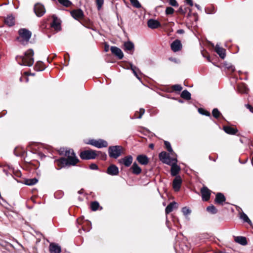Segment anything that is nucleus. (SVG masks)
Wrapping results in <instances>:
<instances>
[{
    "instance_id": "nucleus-18",
    "label": "nucleus",
    "mask_w": 253,
    "mask_h": 253,
    "mask_svg": "<svg viewBox=\"0 0 253 253\" xmlns=\"http://www.w3.org/2000/svg\"><path fill=\"white\" fill-rule=\"evenodd\" d=\"M124 46L125 51L130 54H132L134 50V44L132 42L130 41L125 42L124 44Z\"/></svg>"
},
{
    "instance_id": "nucleus-35",
    "label": "nucleus",
    "mask_w": 253,
    "mask_h": 253,
    "mask_svg": "<svg viewBox=\"0 0 253 253\" xmlns=\"http://www.w3.org/2000/svg\"><path fill=\"white\" fill-rule=\"evenodd\" d=\"M38 182V179L36 178L29 179L26 180L25 181V184L28 185H33L37 183Z\"/></svg>"
},
{
    "instance_id": "nucleus-52",
    "label": "nucleus",
    "mask_w": 253,
    "mask_h": 253,
    "mask_svg": "<svg viewBox=\"0 0 253 253\" xmlns=\"http://www.w3.org/2000/svg\"><path fill=\"white\" fill-rule=\"evenodd\" d=\"M177 33L179 34H182L184 33V31L182 29L178 30Z\"/></svg>"
},
{
    "instance_id": "nucleus-29",
    "label": "nucleus",
    "mask_w": 253,
    "mask_h": 253,
    "mask_svg": "<svg viewBox=\"0 0 253 253\" xmlns=\"http://www.w3.org/2000/svg\"><path fill=\"white\" fill-rule=\"evenodd\" d=\"M176 203L175 202H171L169 204L165 210L166 214H168L171 212L173 209L176 208Z\"/></svg>"
},
{
    "instance_id": "nucleus-25",
    "label": "nucleus",
    "mask_w": 253,
    "mask_h": 253,
    "mask_svg": "<svg viewBox=\"0 0 253 253\" xmlns=\"http://www.w3.org/2000/svg\"><path fill=\"white\" fill-rule=\"evenodd\" d=\"M4 22L7 26H12L15 24L14 17L12 15H8L5 18Z\"/></svg>"
},
{
    "instance_id": "nucleus-2",
    "label": "nucleus",
    "mask_w": 253,
    "mask_h": 253,
    "mask_svg": "<svg viewBox=\"0 0 253 253\" xmlns=\"http://www.w3.org/2000/svg\"><path fill=\"white\" fill-rule=\"evenodd\" d=\"M101 155L103 159H106L107 155L100 151H96L92 150H87L82 152L80 156L83 160L94 159L97 155Z\"/></svg>"
},
{
    "instance_id": "nucleus-37",
    "label": "nucleus",
    "mask_w": 253,
    "mask_h": 253,
    "mask_svg": "<svg viewBox=\"0 0 253 253\" xmlns=\"http://www.w3.org/2000/svg\"><path fill=\"white\" fill-rule=\"evenodd\" d=\"M59 2L66 7H69L72 4V2L69 0H58Z\"/></svg>"
},
{
    "instance_id": "nucleus-4",
    "label": "nucleus",
    "mask_w": 253,
    "mask_h": 253,
    "mask_svg": "<svg viewBox=\"0 0 253 253\" xmlns=\"http://www.w3.org/2000/svg\"><path fill=\"white\" fill-rule=\"evenodd\" d=\"M124 152V148L120 145L112 146L108 148V154L110 158L117 159Z\"/></svg>"
},
{
    "instance_id": "nucleus-32",
    "label": "nucleus",
    "mask_w": 253,
    "mask_h": 253,
    "mask_svg": "<svg viewBox=\"0 0 253 253\" xmlns=\"http://www.w3.org/2000/svg\"><path fill=\"white\" fill-rule=\"evenodd\" d=\"M181 97L186 100H190L191 93L187 90H184L181 93Z\"/></svg>"
},
{
    "instance_id": "nucleus-31",
    "label": "nucleus",
    "mask_w": 253,
    "mask_h": 253,
    "mask_svg": "<svg viewBox=\"0 0 253 253\" xmlns=\"http://www.w3.org/2000/svg\"><path fill=\"white\" fill-rule=\"evenodd\" d=\"M238 90L242 93H246L248 92V88L245 84L242 83L238 85Z\"/></svg>"
},
{
    "instance_id": "nucleus-53",
    "label": "nucleus",
    "mask_w": 253,
    "mask_h": 253,
    "mask_svg": "<svg viewBox=\"0 0 253 253\" xmlns=\"http://www.w3.org/2000/svg\"><path fill=\"white\" fill-rule=\"evenodd\" d=\"M178 11H179V12L182 13H184V11H183V9H182V7H180V8H179Z\"/></svg>"
},
{
    "instance_id": "nucleus-26",
    "label": "nucleus",
    "mask_w": 253,
    "mask_h": 253,
    "mask_svg": "<svg viewBox=\"0 0 253 253\" xmlns=\"http://www.w3.org/2000/svg\"><path fill=\"white\" fill-rule=\"evenodd\" d=\"M235 241L241 245L245 246L248 244L247 239L243 236H237L235 237Z\"/></svg>"
},
{
    "instance_id": "nucleus-3",
    "label": "nucleus",
    "mask_w": 253,
    "mask_h": 253,
    "mask_svg": "<svg viewBox=\"0 0 253 253\" xmlns=\"http://www.w3.org/2000/svg\"><path fill=\"white\" fill-rule=\"evenodd\" d=\"M19 37L17 38L18 41L23 45L26 44L32 35L31 32L26 29H21L18 31Z\"/></svg>"
},
{
    "instance_id": "nucleus-12",
    "label": "nucleus",
    "mask_w": 253,
    "mask_h": 253,
    "mask_svg": "<svg viewBox=\"0 0 253 253\" xmlns=\"http://www.w3.org/2000/svg\"><path fill=\"white\" fill-rule=\"evenodd\" d=\"M70 13L72 17L77 20H79L84 17V12L81 9L73 10Z\"/></svg>"
},
{
    "instance_id": "nucleus-9",
    "label": "nucleus",
    "mask_w": 253,
    "mask_h": 253,
    "mask_svg": "<svg viewBox=\"0 0 253 253\" xmlns=\"http://www.w3.org/2000/svg\"><path fill=\"white\" fill-rule=\"evenodd\" d=\"M55 163H56L58 166V168H56L57 170H59L65 166L71 165L70 161L65 158H61L60 159L56 160L55 161Z\"/></svg>"
},
{
    "instance_id": "nucleus-43",
    "label": "nucleus",
    "mask_w": 253,
    "mask_h": 253,
    "mask_svg": "<svg viewBox=\"0 0 253 253\" xmlns=\"http://www.w3.org/2000/svg\"><path fill=\"white\" fill-rule=\"evenodd\" d=\"M198 112H199V113L207 116H210L211 115V114L209 112L202 108H199L198 109Z\"/></svg>"
},
{
    "instance_id": "nucleus-38",
    "label": "nucleus",
    "mask_w": 253,
    "mask_h": 253,
    "mask_svg": "<svg viewBox=\"0 0 253 253\" xmlns=\"http://www.w3.org/2000/svg\"><path fill=\"white\" fill-rule=\"evenodd\" d=\"M90 206L91 209L93 211H96V210H98L99 207V204L98 202L94 201L91 203Z\"/></svg>"
},
{
    "instance_id": "nucleus-44",
    "label": "nucleus",
    "mask_w": 253,
    "mask_h": 253,
    "mask_svg": "<svg viewBox=\"0 0 253 253\" xmlns=\"http://www.w3.org/2000/svg\"><path fill=\"white\" fill-rule=\"evenodd\" d=\"M97 9L99 10L104 4V0H95Z\"/></svg>"
},
{
    "instance_id": "nucleus-55",
    "label": "nucleus",
    "mask_w": 253,
    "mask_h": 253,
    "mask_svg": "<svg viewBox=\"0 0 253 253\" xmlns=\"http://www.w3.org/2000/svg\"><path fill=\"white\" fill-rule=\"evenodd\" d=\"M154 144H150L149 145V147L153 149L154 148Z\"/></svg>"
},
{
    "instance_id": "nucleus-23",
    "label": "nucleus",
    "mask_w": 253,
    "mask_h": 253,
    "mask_svg": "<svg viewBox=\"0 0 253 253\" xmlns=\"http://www.w3.org/2000/svg\"><path fill=\"white\" fill-rule=\"evenodd\" d=\"M225 197L221 193H217L216 195L215 202L216 203L223 205V202L225 201Z\"/></svg>"
},
{
    "instance_id": "nucleus-51",
    "label": "nucleus",
    "mask_w": 253,
    "mask_h": 253,
    "mask_svg": "<svg viewBox=\"0 0 253 253\" xmlns=\"http://www.w3.org/2000/svg\"><path fill=\"white\" fill-rule=\"evenodd\" d=\"M187 3H188L190 6H193V1L192 0H185Z\"/></svg>"
},
{
    "instance_id": "nucleus-20",
    "label": "nucleus",
    "mask_w": 253,
    "mask_h": 253,
    "mask_svg": "<svg viewBox=\"0 0 253 253\" xmlns=\"http://www.w3.org/2000/svg\"><path fill=\"white\" fill-rule=\"evenodd\" d=\"M49 249L50 253H60L61 251L60 246L55 243H51Z\"/></svg>"
},
{
    "instance_id": "nucleus-54",
    "label": "nucleus",
    "mask_w": 253,
    "mask_h": 253,
    "mask_svg": "<svg viewBox=\"0 0 253 253\" xmlns=\"http://www.w3.org/2000/svg\"><path fill=\"white\" fill-rule=\"evenodd\" d=\"M109 50V46L108 45H106L105 47V51L106 52L108 51Z\"/></svg>"
},
{
    "instance_id": "nucleus-48",
    "label": "nucleus",
    "mask_w": 253,
    "mask_h": 253,
    "mask_svg": "<svg viewBox=\"0 0 253 253\" xmlns=\"http://www.w3.org/2000/svg\"><path fill=\"white\" fill-rule=\"evenodd\" d=\"M169 2L172 6L177 7L178 6V4L176 0H169Z\"/></svg>"
},
{
    "instance_id": "nucleus-14",
    "label": "nucleus",
    "mask_w": 253,
    "mask_h": 253,
    "mask_svg": "<svg viewBox=\"0 0 253 253\" xmlns=\"http://www.w3.org/2000/svg\"><path fill=\"white\" fill-rule=\"evenodd\" d=\"M111 52L115 55L119 59H122L124 57V54L121 49L117 46H113L110 48Z\"/></svg>"
},
{
    "instance_id": "nucleus-5",
    "label": "nucleus",
    "mask_w": 253,
    "mask_h": 253,
    "mask_svg": "<svg viewBox=\"0 0 253 253\" xmlns=\"http://www.w3.org/2000/svg\"><path fill=\"white\" fill-rule=\"evenodd\" d=\"M61 152L67 157V159L70 161L71 166H75L79 161L78 158L76 156L73 150L68 148H63Z\"/></svg>"
},
{
    "instance_id": "nucleus-57",
    "label": "nucleus",
    "mask_w": 253,
    "mask_h": 253,
    "mask_svg": "<svg viewBox=\"0 0 253 253\" xmlns=\"http://www.w3.org/2000/svg\"><path fill=\"white\" fill-rule=\"evenodd\" d=\"M251 163H252V165L253 166V158H252V159L251 160Z\"/></svg>"
},
{
    "instance_id": "nucleus-50",
    "label": "nucleus",
    "mask_w": 253,
    "mask_h": 253,
    "mask_svg": "<svg viewBox=\"0 0 253 253\" xmlns=\"http://www.w3.org/2000/svg\"><path fill=\"white\" fill-rule=\"evenodd\" d=\"M245 106L247 109H249L251 112L253 113V106H252L251 105H250L249 104H246Z\"/></svg>"
},
{
    "instance_id": "nucleus-7",
    "label": "nucleus",
    "mask_w": 253,
    "mask_h": 253,
    "mask_svg": "<svg viewBox=\"0 0 253 253\" xmlns=\"http://www.w3.org/2000/svg\"><path fill=\"white\" fill-rule=\"evenodd\" d=\"M34 10L36 15L38 17L42 16L45 13L44 5L40 3H37L35 5Z\"/></svg>"
},
{
    "instance_id": "nucleus-58",
    "label": "nucleus",
    "mask_w": 253,
    "mask_h": 253,
    "mask_svg": "<svg viewBox=\"0 0 253 253\" xmlns=\"http://www.w3.org/2000/svg\"><path fill=\"white\" fill-rule=\"evenodd\" d=\"M218 253H225L223 252L220 251V252H218Z\"/></svg>"
},
{
    "instance_id": "nucleus-40",
    "label": "nucleus",
    "mask_w": 253,
    "mask_h": 253,
    "mask_svg": "<svg viewBox=\"0 0 253 253\" xmlns=\"http://www.w3.org/2000/svg\"><path fill=\"white\" fill-rule=\"evenodd\" d=\"M130 69L131 70H132L133 73L134 74V75H135V76L139 80H140V78L139 77H138L137 73H136V70L137 69V68H136V67H135V66L133 65V64H130Z\"/></svg>"
},
{
    "instance_id": "nucleus-1",
    "label": "nucleus",
    "mask_w": 253,
    "mask_h": 253,
    "mask_svg": "<svg viewBox=\"0 0 253 253\" xmlns=\"http://www.w3.org/2000/svg\"><path fill=\"white\" fill-rule=\"evenodd\" d=\"M34 51L32 49H29L25 52L23 56H17L16 57V60L19 64L22 66H31L34 63Z\"/></svg>"
},
{
    "instance_id": "nucleus-46",
    "label": "nucleus",
    "mask_w": 253,
    "mask_h": 253,
    "mask_svg": "<svg viewBox=\"0 0 253 253\" xmlns=\"http://www.w3.org/2000/svg\"><path fill=\"white\" fill-rule=\"evenodd\" d=\"M172 88L176 91H180L182 89V87L180 84H174L172 86Z\"/></svg>"
},
{
    "instance_id": "nucleus-17",
    "label": "nucleus",
    "mask_w": 253,
    "mask_h": 253,
    "mask_svg": "<svg viewBox=\"0 0 253 253\" xmlns=\"http://www.w3.org/2000/svg\"><path fill=\"white\" fill-rule=\"evenodd\" d=\"M119 172L118 168L114 165H111L107 169V173L111 175H117Z\"/></svg>"
},
{
    "instance_id": "nucleus-39",
    "label": "nucleus",
    "mask_w": 253,
    "mask_h": 253,
    "mask_svg": "<svg viewBox=\"0 0 253 253\" xmlns=\"http://www.w3.org/2000/svg\"><path fill=\"white\" fill-rule=\"evenodd\" d=\"M131 4L136 8H140L141 7V5L138 1V0H129Z\"/></svg>"
},
{
    "instance_id": "nucleus-8",
    "label": "nucleus",
    "mask_w": 253,
    "mask_h": 253,
    "mask_svg": "<svg viewBox=\"0 0 253 253\" xmlns=\"http://www.w3.org/2000/svg\"><path fill=\"white\" fill-rule=\"evenodd\" d=\"M159 158L164 163L168 165L172 164V160L174 158H170L169 155L166 152H162L159 154Z\"/></svg>"
},
{
    "instance_id": "nucleus-36",
    "label": "nucleus",
    "mask_w": 253,
    "mask_h": 253,
    "mask_svg": "<svg viewBox=\"0 0 253 253\" xmlns=\"http://www.w3.org/2000/svg\"><path fill=\"white\" fill-rule=\"evenodd\" d=\"M207 211L212 214H215L217 212V210L213 205L208 207L207 208Z\"/></svg>"
},
{
    "instance_id": "nucleus-34",
    "label": "nucleus",
    "mask_w": 253,
    "mask_h": 253,
    "mask_svg": "<svg viewBox=\"0 0 253 253\" xmlns=\"http://www.w3.org/2000/svg\"><path fill=\"white\" fill-rule=\"evenodd\" d=\"M181 211H182L183 215L186 217H187V216L188 215H189L191 212V210L189 208H187V207H184L182 208Z\"/></svg>"
},
{
    "instance_id": "nucleus-22",
    "label": "nucleus",
    "mask_w": 253,
    "mask_h": 253,
    "mask_svg": "<svg viewBox=\"0 0 253 253\" xmlns=\"http://www.w3.org/2000/svg\"><path fill=\"white\" fill-rule=\"evenodd\" d=\"M215 51L221 58L224 59L225 57V50L220 47L218 44L216 45Z\"/></svg>"
},
{
    "instance_id": "nucleus-16",
    "label": "nucleus",
    "mask_w": 253,
    "mask_h": 253,
    "mask_svg": "<svg viewBox=\"0 0 253 253\" xmlns=\"http://www.w3.org/2000/svg\"><path fill=\"white\" fill-rule=\"evenodd\" d=\"M182 179L179 176H176L173 181V188L174 191H178L180 188Z\"/></svg>"
},
{
    "instance_id": "nucleus-21",
    "label": "nucleus",
    "mask_w": 253,
    "mask_h": 253,
    "mask_svg": "<svg viewBox=\"0 0 253 253\" xmlns=\"http://www.w3.org/2000/svg\"><path fill=\"white\" fill-rule=\"evenodd\" d=\"M137 161L142 165H146L149 163V159L146 155H139L136 158Z\"/></svg>"
},
{
    "instance_id": "nucleus-15",
    "label": "nucleus",
    "mask_w": 253,
    "mask_h": 253,
    "mask_svg": "<svg viewBox=\"0 0 253 253\" xmlns=\"http://www.w3.org/2000/svg\"><path fill=\"white\" fill-rule=\"evenodd\" d=\"M182 45L181 42L178 40H175L171 43L170 45L171 50L173 52H177L179 51L182 48Z\"/></svg>"
},
{
    "instance_id": "nucleus-27",
    "label": "nucleus",
    "mask_w": 253,
    "mask_h": 253,
    "mask_svg": "<svg viewBox=\"0 0 253 253\" xmlns=\"http://www.w3.org/2000/svg\"><path fill=\"white\" fill-rule=\"evenodd\" d=\"M223 130L226 133L229 134H235L238 132L237 129L229 126H224Z\"/></svg>"
},
{
    "instance_id": "nucleus-30",
    "label": "nucleus",
    "mask_w": 253,
    "mask_h": 253,
    "mask_svg": "<svg viewBox=\"0 0 253 253\" xmlns=\"http://www.w3.org/2000/svg\"><path fill=\"white\" fill-rule=\"evenodd\" d=\"M45 68L43 63L42 61L37 62L35 66V70L37 71H43Z\"/></svg>"
},
{
    "instance_id": "nucleus-56",
    "label": "nucleus",
    "mask_w": 253,
    "mask_h": 253,
    "mask_svg": "<svg viewBox=\"0 0 253 253\" xmlns=\"http://www.w3.org/2000/svg\"><path fill=\"white\" fill-rule=\"evenodd\" d=\"M195 6H196L198 9H200V6L198 4H195Z\"/></svg>"
},
{
    "instance_id": "nucleus-10",
    "label": "nucleus",
    "mask_w": 253,
    "mask_h": 253,
    "mask_svg": "<svg viewBox=\"0 0 253 253\" xmlns=\"http://www.w3.org/2000/svg\"><path fill=\"white\" fill-rule=\"evenodd\" d=\"M133 157L131 155L126 156L123 158L118 160V163L120 164H123L126 167H129L132 163Z\"/></svg>"
},
{
    "instance_id": "nucleus-49",
    "label": "nucleus",
    "mask_w": 253,
    "mask_h": 253,
    "mask_svg": "<svg viewBox=\"0 0 253 253\" xmlns=\"http://www.w3.org/2000/svg\"><path fill=\"white\" fill-rule=\"evenodd\" d=\"M89 168L91 169L95 170L98 169V166L95 164H91Z\"/></svg>"
},
{
    "instance_id": "nucleus-47",
    "label": "nucleus",
    "mask_w": 253,
    "mask_h": 253,
    "mask_svg": "<svg viewBox=\"0 0 253 253\" xmlns=\"http://www.w3.org/2000/svg\"><path fill=\"white\" fill-rule=\"evenodd\" d=\"M144 113H145V110L143 108H141V109H140V111L139 112V116L134 117L133 118H132V119H136V118L140 119L142 118V116L144 114Z\"/></svg>"
},
{
    "instance_id": "nucleus-42",
    "label": "nucleus",
    "mask_w": 253,
    "mask_h": 253,
    "mask_svg": "<svg viewBox=\"0 0 253 253\" xmlns=\"http://www.w3.org/2000/svg\"><path fill=\"white\" fill-rule=\"evenodd\" d=\"M165 146L167 149V150L172 153L173 152V150H172V149L171 147V145H170V143L168 142V141H165Z\"/></svg>"
},
{
    "instance_id": "nucleus-6",
    "label": "nucleus",
    "mask_w": 253,
    "mask_h": 253,
    "mask_svg": "<svg viewBox=\"0 0 253 253\" xmlns=\"http://www.w3.org/2000/svg\"><path fill=\"white\" fill-rule=\"evenodd\" d=\"M87 143L93 145L98 148L106 147L108 146L107 142L101 139L98 140L91 139L89 140Z\"/></svg>"
},
{
    "instance_id": "nucleus-19",
    "label": "nucleus",
    "mask_w": 253,
    "mask_h": 253,
    "mask_svg": "<svg viewBox=\"0 0 253 253\" xmlns=\"http://www.w3.org/2000/svg\"><path fill=\"white\" fill-rule=\"evenodd\" d=\"M148 26L151 29H156L161 26L160 23L157 20L149 19L147 22Z\"/></svg>"
},
{
    "instance_id": "nucleus-59",
    "label": "nucleus",
    "mask_w": 253,
    "mask_h": 253,
    "mask_svg": "<svg viewBox=\"0 0 253 253\" xmlns=\"http://www.w3.org/2000/svg\"><path fill=\"white\" fill-rule=\"evenodd\" d=\"M2 5L0 4V6H1Z\"/></svg>"
},
{
    "instance_id": "nucleus-45",
    "label": "nucleus",
    "mask_w": 253,
    "mask_h": 253,
    "mask_svg": "<svg viewBox=\"0 0 253 253\" xmlns=\"http://www.w3.org/2000/svg\"><path fill=\"white\" fill-rule=\"evenodd\" d=\"M174 11V9L171 7H167L166 9V15H171L173 13Z\"/></svg>"
},
{
    "instance_id": "nucleus-33",
    "label": "nucleus",
    "mask_w": 253,
    "mask_h": 253,
    "mask_svg": "<svg viewBox=\"0 0 253 253\" xmlns=\"http://www.w3.org/2000/svg\"><path fill=\"white\" fill-rule=\"evenodd\" d=\"M240 218L242 219L244 222L248 223L250 225L252 224V221L249 218L248 216L244 212H242L240 214Z\"/></svg>"
},
{
    "instance_id": "nucleus-11",
    "label": "nucleus",
    "mask_w": 253,
    "mask_h": 253,
    "mask_svg": "<svg viewBox=\"0 0 253 253\" xmlns=\"http://www.w3.org/2000/svg\"><path fill=\"white\" fill-rule=\"evenodd\" d=\"M172 161V164L169 165L171 166V174L172 176H176L180 171V167L176 164L177 162L176 158L173 159Z\"/></svg>"
},
{
    "instance_id": "nucleus-41",
    "label": "nucleus",
    "mask_w": 253,
    "mask_h": 253,
    "mask_svg": "<svg viewBox=\"0 0 253 253\" xmlns=\"http://www.w3.org/2000/svg\"><path fill=\"white\" fill-rule=\"evenodd\" d=\"M212 114L214 118H218L220 115V113L217 108H214L212 111Z\"/></svg>"
},
{
    "instance_id": "nucleus-28",
    "label": "nucleus",
    "mask_w": 253,
    "mask_h": 253,
    "mask_svg": "<svg viewBox=\"0 0 253 253\" xmlns=\"http://www.w3.org/2000/svg\"><path fill=\"white\" fill-rule=\"evenodd\" d=\"M51 27L54 28V29L57 31H58L60 30V29H61V26H60V22H58L57 21V18L54 17H53V22L51 23Z\"/></svg>"
},
{
    "instance_id": "nucleus-24",
    "label": "nucleus",
    "mask_w": 253,
    "mask_h": 253,
    "mask_svg": "<svg viewBox=\"0 0 253 253\" xmlns=\"http://www.w3.org/2000/svg\"><path fill=\"white\" fill-rule=\"evenodd\" d=\"M130 169L132 170V172L133 174L138 175L139 174L141 171L142 169H141L139 167L138 164L134 162L131 167L130 168Z\"/></svg>"
},
{
    "instance_id": "nucleus-13",
    "label": "nucleus",
    "mask_w": 253,
    "mask_h": 253,
    "mask_svg": "<svg viewBox=\"0 0 253 253\" xmlns=\"http://www.w3.org/2000/svg\"><path fill=\"white\" fill-rule=\"evenodd\" d=\"M201 192L202 194V199L204 201H207L210 198L211 191L206 187H203L201 189Z\"/></svg>"
}]
</instances>
